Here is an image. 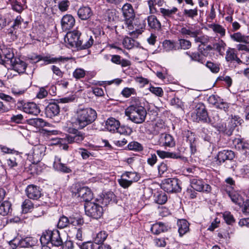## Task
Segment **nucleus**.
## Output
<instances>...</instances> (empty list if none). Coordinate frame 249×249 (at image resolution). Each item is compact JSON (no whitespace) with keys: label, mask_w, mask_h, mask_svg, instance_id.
<instances>
[{"label":"nucleus","mask_w":249,"mask_h":249,"mask_svg":"<svg viewBox=\"0 0 249 249\" xmlns=\"http://www.w3.org/2000/svg\"><path fill=\"white\" fill-rule=\"evenodd\" d=\"M122 11L127 28L129 30H135L133 31L131 33H136L138 34H141L143 30L145 29V21L142 19H136L134 25L133 24L135 14L131 4L128 3L124 4L122 8Z\"/></svg>","instance_id":"1"},{"label":"nucleus","mask_w":249,"mask_h":249,"mask_svg":"<svg viewBox=\"0 0 249 249\" xmlns=\"http://www.w3.org/2000/svg\"><path fill=\"white\" fill-rule=\"evenodd\" d=\"M97 117L96 111L90 107L79 108L76 112L72 124L77 129H82L93 123Z\"/></svg>","instance_id":"2"},{"label":"nucleus","mask_w":249,"mask_h":249,"mask_svg":"<svg viewBox=\"0 0 249 249\" xmlns=\"http://www.w3.org/2000/svg\"><path fill=\"white\" fill-rule=\"evenodd\" d=\"M125 114L132 122L142 124L145 120L147 112L140 102L136 101L125 109Z\"/></svg>","instance_id":"3"},{"label":"nucleus","mask_w":249,"mask_h":249,"mask_svg":"<svg viewBox=\"0 0 249 249\" xmlns=\"http://www.w3.org/2000/svg\"><path fill=\"white\" fill-rule=\"evenodd\" d=\"M140 178V174L136 172L125 171L121 175V178L118 179V182L124 189H127Z\"/></svg>","instance_id":"4"},{"label":"nucleus","mask_w":249,"mask_h":249,"mask_svg":"<svg viewBox=\"0 0 249 249\" xmlns=\"http://www.w3.org/2000/svg\"><path fill=\"white\" fill-rule=\"evenodd\" d=\"M17 108L29 115L37 116L40 112L39 107L34 102H25L19 100L17 103Z\"/></svg>","instance_id":"5"},{"label":"nucleus","mask_w":249,"mask_h":249,"mask_svg":"<svg viewBox=\"0 0 249 249\" xmlns=\"http://www.w3.org/2000/svg\"><path fill=\"white\" fill-rule=\"evenodd\" d=\"M160 186L162 189L167 193H178L181 190L179 180L176 178L164 179L162 181Z\"/></svg>","instance_id":"6"},{"label":"nucleus","mask_w":249,"mask_h":249,"mask_svg":"<svg viewBox=\"0 0 249 249\" xmlns=\"http://www.w3.org/2000/svg\"><path fill=\"white\" fill-rule=\"evenodd\" d=\"M191 117L195 122L207 123L208 114L204 105L201 103L197 104L196 106L195 111L192 113Z\"/></svg>","instance_id":"7"},{"label":"nucleus","mask_w":249,"mask_h":249,"mask_svg":"<svg viewBox=\"0 0 249 249\" xmlns=\"http://www.w3.org/2000/svg\"><path fill=\"white\" fill-rule=\"evenodd\" d=\"M86 214L94 219L100 218L103 213V207L94 202H88L85 205Z\"/></svg>","instance_id":"8"},{"label":"nucleus","mask_w":249,"mask_h":249,"mask_svg":"<svg viewBox=\"0 0 249 249\" xmlns=\"http://www.w3.org/2000/svg\"><path fill=\"white\" fill-rule=\"evenodd\" d=\"M69 133V134L66 135L65 138L69 143L74 142L80 143L85 138L84 134L76 129L70 128Z\"/></svg>","instance_id":"9"},{"label":"nucleus","mask_w":249,"mask_h":249,"mask_svg":"<svg viewBox=\"0 0 249 249\" xmlns=\"http://www.w3.org/2000/svg\"><path fill=\"white\" fill-rule=\"evenodd\" d=\"M81 36V33L77 30L68 33L65 38V42L69 45V47L77 48Z\"/></svg>","instance_id":"10"},{"label":"nucleus","mask_w":249,"mask_h":249,"mask_svg":"<svg viewBox=\"0 0 249 249\" xmlns=\"http://www.w3.org/2000/svg\"><path fill=\"white\" fill-rule=\"evenodd\" d=\"M190 186L197 192L210 193L212 190L210 185L205 183L202 179L197 178L190 179Z\"/></svg>","instance_id":"11"},{"label":"nucleus","mask_w":249,"mask_h":249,"mask_svg":"<svg viewBox=\"0 0 249 249\" xmlns=\"http://www.w3.org/2000/svg\"><path fill=\"white\" fill-rule=\"evenodd\" d=\"M75 196L80 197L81 201H90L93 198V194L91 190L86 186L79 187L75 192Z\"/></svg>","instance_id":"12"},{"label":"nucleus","mask_w":249,"mask_h":249,"mask_svg":"<svg viewBox=\"0 0 249 249\" xmlns=\"http://www.w3.org/2000/svg\"><path fill=\"white\" fill-rule=\"evenodd\" d=\"M25 192L27 197L30 199L37 200L41 196L40 188L35 185H28L26 187Z\"/></svg>","instance_id":"13"},{"label":"nucleus","mask_w":249,"mask_h":249,"mask_svg":"<svg viewBox=\"0 0 249 249\" xmlns=\"http://www.w3.org/2000/svg\"><path fill=\"white\" fill-rule=\"evenodd\" d=\"M235 157L234 152L230 150H224L219 151L215 158L218 164H221L226 160H232Z\"/></svg>","instance_id":"14"},{"label":"nucleus","mask_w":249,"mask_h":249,"mask_svg":"<svg viewBox=\"0 0 249 249\" xmlns=\"http://www.w3.org/2000/svg\"><path fill=\"white\" fill-rule=\"evenodd\" d=\"M75 23L74 17L70 14H66L63 16L61 20V25L63 31L71 30Z\"/></svg>","instance_id":"15"},{"label":"nucleus","mask_w":249,"mask_h":249,"mask_svg":"<svg viewBox=\"0 0 249 249\" xmlns=\"http://www.w3.org/2000/svg\"><path fill=\"white\" fill-rule=\"evenodd\" d=\"M159 144L161 146L172 147L175 145V142L171 135L162 133L160 136Z\"/></svg>","instance_id":"16"},{"label":"nucleus","mask_w":249,"mask_h":249,"mask_svg":"<svg viewBox=\"0 0 249 249\" xmlns=\"http://www.w3.org/2000/svg\"><path fill=\"white\" fill-rule=\"evenodd\" d=\"M54 169L57 171L64 173H70L71 170L70 167L67 166L65 164L61 162V159L60 157L55 156L53 163Z\"/></svg>","instance_id":"17"},{"label":"nucleus","mask_w":249,"mask_h":249,"mask_svg":"<svg viewBox=\"0 0 249 249\" xmlns=\"http://www.w3.org/2000/svg\"><path fill=\"white\" fill-rule=\"evenodd\" d=\"M10 64L12 68L19 73H24L27 67L26 63L19 58L16 57Z\"/></svg>","instance_id":"18"},{"label":"nucleus","mask_w":249,"mask_h":249,"mask_svg":"<svg viewBox=\"0 0 249 249\" xmlns=\"http://www.w3.org/2000/svg\"><path fill=\"white\" fill-rule=\"evenodd\" d=\"M46 116L52 118L59 114L60 112V107L55 103H50L45 108Z\"/></svg>","instance_id":"19"},{"label":"nucleus","mask_w":249,"mask_h":249,"mask_svg":"<svg viewBox=\"0 0 249 249\" xmlns=\"http://www.w3.org/2000/svg\"><path fill=\"white\" fill-rule=\"evenodd\" d=\"M93 42L94 40L92 36L88 35L81 36L77 49H88L93 45Z\"/></svg>","instance_id":"20"},{"label":"nucleus","mask_w":249,"mask_h":249,"mask_svg":"<svg viewBox=\"0 0 249 249\" xmlns=\"http://www.w3.org/2000/svg\"><path fill=\"white\" fill-rule=\"evenodd\" d=\"M50 238V242L54 246H60L63 244V241L60 237V232L57 230L50 231V235H48Z\"/></svg>","instance_id":"21"},{"label":"nucleus","mask_w":249,"mask_h":249,"mask_svg":"<svg viewBox=\"0 0 249 249\" xmlns=\"http://www.w3.org/2000/svg\"><path fill=\"white\" fill-rule=\"evenodd\" d=\"M226 191L231 201L235 204L240 207H243L244 204V200L242 197L236 191L228 190L226 189Z\"/></svg>","instance_id":"22"},{"label":"nucleus","mask_w":249,"mask_h":249,"mask_svg":"<svg viewBox=\"0 0 249 249\" xmlns=\"http://www.w3.org/2000/svg\"><path fill=\"white\" fill-rule=\"evenodd\" d=\"M43 61H44L45 65L50 64H56L59 63H64L68 61L70 58L60 56L58 57H53L51 55L44 56V57L42 58Z\"/></svg>","instance_id":"23"},{"label":"nucleus","mask_w":249,"mask_h":249,"mask_svg":"<svg viewBox=\"0 0 249 249\" xmlns=\"http://www.w3.org/2000/svg\"><path fill=\"white\" fill-rule=\"evenodd\" d=\"M225 58L228 62L235 61L238 64L242 63V61L237 57L236 51L234 49L229 48L226 51Z\"/></svg>","instance_id":"24"},{"label":"nucleus","mask_w":249,"mask_h":249,"mask_svg":"<svg viewBox=\"0 0 249 249\" xmlns=\"http://www.w3.org/2000/svg\"><path fill=\"white\" fill-rule=\"evenodd\" d=\"M92 14L91 9L88 6L81 7L77 11L78 16L81 20H87L89 18Z\"/></svg>","instance_id":"25"},{"label":"nucleus","mask_w":249,"mask_h":249,"mask_svg":"<svg viewBox=\"0 0 249 249\" xmlns=\"http://www.w3.org/2000/svg\"><path fill=\"white\" fill-rule=\"evenodd\" d=\"M169 227L162 222H158L153 224L151 228V232L156 235H158L161 232L167 231Z\"/></svg>","instance_id":"26"},{"label":"nucleus","mask_w":249,"mask_h":249,"mask_svg":"<svg viewBox=\"0 0 249 249\" xmlns=\"http://www.w3.org/2000/svg\"><path fill=\"white\" fill-rule=\"evenodd\" d=\"M2 62L4 63H11L16 58L13 50L10 48H3L2 49Z\"/></svg>","instance_id":"27"},{"label":"nucleus","mask_w":249,"mask_h":249,"mask_svg":"<svg viewBox=\"0 0 249 249\" xmlns=\"http://www.w3.org/2000/svg\"><path fill=\"white\" fill-rule=\"evenodd\" d=\"M45 147L43 145H36L33 149L32 156L34 162L39 161L43 155Z\"/></svg>","instance_id":"28"},{"label":"nucleus","mask_w":249,"mask_h":249,"mask_svg":"<svg viewBox=\"0 0 249 249\" xmlns=\"http://www.w3.org/2000/svg\"><path fill=\"white\" fill-rule=\"evenodd\" d=\"M119 125L120 122L114 118H108L106 122V127L110 132H115Z\"/></svg>","instance_id":"29"},{"label":"nucleus","mask_w":249,"mask_h":249,"mask_svg":"<svg viewBox=\"0 0 249 249\" xmlns=\"http://www.w3.org/2000/svg\"><path fill=\"white\" fill-rule=\"evenodd\" d=\"M147 22L149 27L155 30L159 31L161 29V23L154 15H151L147 17Z\"/></svg>","instance_id":"30"},{"label":"nucleus","mask_w":249,"mask_h":249,"mask_svg":"<svg viewBox=\"0 0 249 249\" xmlns=\"http://www.w3.org/2000/svg\"><path fill=\"white\" fill-rule=\"evenodd\" d=\"M178 231L180 236L186 233L189 229V223L185 219H180L178 221Z\"/></svg>","instance_id":"31"},{"label":"nucleus","mask_w":249,"mask_h":249,"mask_svg":"<svg viewBox=\"0 0 249 249\" xmlns=\"http://www.w3.org/2000/svg\"><path fill=\"white\" fill-rule=\"evenodd\" d=\"M110 61L117 65H121L122 67H125L131 65V62L128 60L125 59H121L119 55H111Z\"/></svg>","instance_id":"32"},{"label":"nucleus","mask_w":249,"mask_h":249,"mask_svg":"<svg viewBox=\"0 0 249 249\" xmlns=\"http://www.w3.org/2000/svg\"><path fill=\"white\" fill-rule=\"evenodd\" d=\"M197 29H196L192 27H183L179 30L180 34L186 37H193L196 36V32Z\"/></svg>","instance_id":"33"},{"label":"nucleus","mask_w":249,"mask_h":249,"mask_svg":"<svg viewBox=\"0 0 249 249\" xmlns=\"http://www.w3.org/2000/svg\"><path fill=\"white\" fill-rule=\"evenodd\" d=\"M12 204L8 200L3 201L0 205V214L5 216L12 212Z\"/></svg>","instance_id":"34"},{"label":"nucleus","mask_w":249,"mask_h":249,"mask_svg":"<svg viewBox=\"0 0 249 249\" xmlns=\"http://www.w3.org/2000/svg\"><path fill=\"white\" fill-rule=\"evenodd\" d=\"M165 3L164 0H147L148 6L149 9V12L151 14H154L157 12L156 5L159 7L162 6Z\"/></svg>","instance_id":"35"},{"label":"nucleus","mask_w":249,"mask_h":249,"mask_svg":"<svg viewBox=\"0 0 249 249\" xmlns=\"http://www.w3.org/2000/svg\"><path fill=\"white\" fill-rule=\"evenodd\" d=\"M233 144L235 148L240 151H246L249 148V144L243 141L239 138H235L232 140Z\"/></svg>","instance_id":"36"},{"label":"nucleus","mask_w":249,"mask_h":249,"mask_svg":"<svg viewBox=\"0 0 249 249\" xmlns=\"http://www.w3.org/2000/svg\"><path fill=\"white\" fill-rule=\"evenodd\" d=\"M220 120L221 119L218 112L215 110H213L211 112L210 115L208 116L207 123L210 124L213 126L217 124H219Z\"/></svg>","instance_id":"37"},{"label":"nucleus","mask_w":249,"mask_h":249,"mask_svg":"<svg viewBox=\"0 0 249 249\" xmlns=\"http://www.w3.org/2000/svg\"><path fill=\"white\" fill-rule=\"evenodd\" d=\"M163 49L166 52L178 50V42L170 40H165L162 43Z\"/></svg>","instance_id":"38"},{"label":"nucleus","mask_w":249,"mask_h":249,"mask_svg":"<svg viewBox=\"0 0 249 249\" xmlns=\"http://www.w3.org/2000/svg\"><path fill=\"white\" fill-rule=\"evenodd\" d=\"M185 54L187 55L192 61H196L201 64H204L205 60L204 57L201 55L200 52H186Z\"/></svg>","instance_id":"39"},{"label":"nucleus","mask_w":249,"mask_h":249,"mask_svg":"<svg viewBox=\"0 0 249 249\" xmlns=\"http://www.w3.org/2000/svg\"><path fill=\"white\" fill-rule=\"evenodd\" d=\"M28 124L35 126L36 127H43L46 125V123L41 118H33L27 120Z\"/></svg>","instance_id":"40"},{"label":"nucleus","mask_w":249,"mask_h":249,"mask_svg":"<svg viewBox=\"0 0 249 249\" xmlns=\"http://www.w3.org/2000/svg\"><path fill=\"white\" fill-rule=\"evenodd\" d=\"M166 129V125L162 120H158L153 126V133L158 134L160 132H163Z\"/></svg>","instance_id":"41"},{"label":"nucleus","mask_w":249,"mask_h":249,"mask_svg":"<svg viewBox=\"0 0 249 249\" xmlns=\"http://www.w3.org/2000/svg\"><path fill=\"white\" fill-rule=\"evenodd\" d=\"M187 142L190 144L191 154H194L196 152V140L192 133L187 137Z\"/></svg>","instance_id":"42"},{"label":"nucleus","mask_w":249,"mask_h":249,"mask_svg":"<svg viewBox=\"0 0 249 249\" xmlns=\"http://www.w3.org/2000/svg\"><path fill=\"white\" fill-rule=\"evenodd\" d=\"M160 10L164 17L172 18L178 11V9L175 7H173L171 9L160 8Z\"/></svg>","instance_id":"43"},{"label":"nucleus","mask_w":249,"mask_h":249,"mask_svg":"<svg viewBox=\"0 0 249 249\" xmlns=\"http://www.w3.org/2000/svg\"><path fill=\"white\" fill-rule=\"evenodd\" d=\"M178 50L180 49L188 50L192 47L191 42L184 38H180L178 40Z\"/></svg>","instance_id":"44"},{"label":"nucleus","mask_w":249,"mask_h":249,"mask_svg":"<svg viewBox=\"0 0 249 249\" xmlns=\"http://www.w3.org/2000/svg\"><path fill=\"white\" fill-rule=\"evenodd\" d=\"M183 15L187 18L194 19L198 15V9L197 7L194 9H184L183 11Z\"/></svg>","instance_id":"45"},{"label":"nucleus","mask_w":249,"mask_h":249,"mask_svg":"<svg viewBox=\"0 0 249 249\" xmlns=\"http://www.w3.org/2000/svg\"><path fill=\"white\" fill-rule=\"evenodd\" d=\"M231 38L236 42L249 43V37L247 36L242 35L241 33L237 32L231 36Z\"/></svg>","instance_id":"46"},{"label":"nucleus","mask_w":249,"mask_h":249,"mask_svg":"<svg viewBox=\"0 0 249 249\" xmlns=\"http://www.w3.org/2000/svg\"><path fill=\"white\" fill-rule=\"evenodd\" d=\"M226 43L222 40L213 44V50H216L220 55H223L224 53Z\"/></svg>","instance_id":"47"},{"label":"nucleus","mask_w":249,"mask_h":249,"mask_svg":"<svg viewBox=\"0 0 249 249\" xmlns=\"http://www.w3.org/2000/svg\"><path fill=\"white\" fill-rule=\"evenodd\" d=\"M34 208V204L28 199H25L22 203V209L23 213H26L32 211Z\"/></svg>","instance_id":"48"},{"label":"nucleus","mask_w":249,"mask_h":249,"mask_svg":"<svg viewBox=\"0 0 249 249\" xmlns=\"http://www.w3.org/2000/svg\"><path fill=\"white\" fill-rule=\"evenodd\" d=\"M200 30H197L196 36L193 37L195 39V42L196 43H200L201 44H205L208 43L209 41L208 37L205 36H200Z\"/></svg>","instance_id":"49"},{"label":"nucleus","mask_w":249,"mask_h":249,"mask_svg":"<svg viewBox=\"0 0 249 249\" xmlns=\"http://www.w3.org/2000/svg\"><path fill=\"white\" fill-rule=\"evenodd\" d=\"M107 234L105 231H101L98 232L94 238V241L96 244H101L106 239Z\"/></svg>","instance_id":"50"},{"label":"nucleus","mask_w":249,"mask_h":249,"mask_svg":"<svg viewBox=\"0 0 249 249\" xmlns=\"http://www.w3.org/2000/svg\"><path fill=\"white\" fill-rule=\"evenodd\" d=\"M69 225L70 218L62 215L59 218L57 226L59 229H63L68 227Z\"/></svg>","instance_id":"51"},{"label":"nucleus","mask_w":249,"mask_h":249,"mask_svg":"<svg viewBox=\"0 0 249 249\" xmlns=\"http://www.w3.org/2000/svg\"><path fill=\"white\" fill-rule=\"evenodd\" d=\"M8 2L11 5L13 10L21 13L23 10V8L21 3L17 0H9Z\"/></svg>","instance_id":"52"},{"label":"nucleus","mask_w":249,"mask_h":249,"mask_svg":"<svg viewBox=\"0 0 249 249\" xmlns=\"http://www.w3.org/2000/svg\"><path fill=\"white\" fill-rule=\"evenodd\" d=\"M129 150L140 152L143 150L142 145L137 142L133 141L129 142L127 145Z\"/></svg>","instance_id":"53"},{"label":"nucleus","mask_w":249,"mask_h":249,"mask_svg":"<svg viewBox=\"0 0 249 249\" xmlns=\"http://www.w3.org/2000/svg\"><path fill=\"white\" fill-rule=\"evenodd\" d=\"M116 132L120 133V134L129 135L131 134L132 131L131 128H130L129 127L124 125L121 126L120 124L119 126L118 127Z\"/></svg>","instance_id":"54"},{"label":"nucleus","mask_w":249,"mask_h":249,"mask_svg":"<svg viewBox=\"0 0 249 249\" xmlns=\"http://www.w3.org/2000/svg\"><path fill=\"white\" fill-rule=\"evenodd\" d=\"M34 242L31 237H26L20 240V248H28L34 245Z\"/></svg>","instance_id":"55"},{"label":"nucleus","mask_w":249,"mask_h":249,"mask_svg":"<svg viewBox=\"0 0 249 249\" xmlns=\"http://www.w3.org/2000/svg\"><path fill=\"white\" fill-rule=\"evenodd\" d=\"M134 40L130 37L126 36L123 41L124 47L127 49H131L134 46Z\"/></svg>","instance_id":"56"},{"label":"nucleus","mask_w":249,"mask_h":249,"mask_svg":"<svg viewBox=\"0 0 249 249\" xmlns=\"http://www.w3.org/2000/svg\"><path fill=\"white\" fill-rule=\"evenodd\" d=\"M223 216L226 223L229 225H232L235 222L234 217L230 212H224Z\"/></svg>","instance_id":"57"},{"label":"nucleus","mask_w":249,"mask_h":249,"mask_svg":"<svg viewBox=\"0 0 249 249\" xmlns=\"http://www.w3.org/2000/svg\"><path fill=\"white\" fill-rule=\"evenodd\" d=\"M213 50V48L211 45H208L206 47H201L199 45L198 46V50L200 52L201 55L203 56H207L210 51Z\"/></svg>","instance_id":"58"},{"label":"nucleus","mask_w":249,"mask_h":249,"mask_svg":"<svg viewBox=\"0 0 249 249\" xmlns=\"http://www.w3.org/2000/svg\"><path fill=\"white\" fill-rule=\"evenodd\" d=\"M230 106V104L229 103L224 101L223 99L221 98L216 107L227 112L229 110Z\"/></svg>","instance_id":"59"},{"label":"nucleus","mask_w":249,"mask_h":249,"mask_svg":"<svg viewBox=\"0 0 249 249\" xmlns=\"http://www.w3.org/2000/svg\"><path fill=\"white\" fill-rule=\"evenodd\" d=\"M167 200V196L164 193H160L155 196V201L159 204H163Z\"/></svg>","instance_id":"60"},{"label":"nucleus","mask_w":249,"mask_h":249,"mask_svg":"<svg viewBox=\"0 0 249 249\" xmlns=\"http://www.w3.org/2000/svg\"><path fill=\"white\" fill-rule=\"evenodd\" d=\"M70 4L68 0H61L58 3V8L60 11L65 12L68 9Z\"/></svg>","instance_id":"61"},{"label":"nucleus","mask_w":249,"mask_h":249,"mask_svg":"<svg viewBox=\"0 0 249 249\" xmlns=\"http://www.w3.org/2000/svg\"><path fill=\"white\" fill-rule=\"evenodd\" d=\"M72 75L73 77L77 79H79L84 77L86 75V72L84 69L81 68H77L73 72Z\"/></svg>","instance_id":"62"},{"label":"nucleus","mask_w":249,"mask_h":249,"mask_svg":"<svg viewBox=\"0 0 249 249\" xmlns=\"http://www.w3.org/2000/svg\"><path fill=\"white\" fill-rule=\"evenodd\" d=\"M149 90L156 96L162 97L163 95V91L160 87H155L151 85L149 88Z\"/></svg>","instance_id":"63"},{"label":"nucleus","mask_w":249,"mask_h":249,"mask_svg":"<svg viewBox=\"0 0 249 249\" xmlns=\"http://www.w3.org/2000/svg\"><path fill=\"white\" fill-rule=\"evenodd\" d=\"M84 223L83 219L80 217H70V224L74 226L81 225Z\"/></svg>","instance_id":"64"}]
</instances>
